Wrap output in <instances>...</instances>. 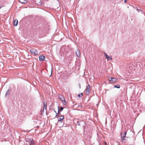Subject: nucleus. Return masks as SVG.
I'll list each match as a JSON object with an SVG mask.
<instances>
[{
	"instance_id": "obj_1",
	"label": "nucleus",
	"mask_w": 145,
	"mask_h": 145,
	"mask_svg": "<svg viewBox=\"0 0 145 145\" xmlns=\"http://www.w3.org/2000/svg\"><path fill=\"white\" fill-rule=\"evenodd\" d=\"M126 134V132H124L123 133L121 132V140L124 142H125L126 140L125 138Z\"/></svg>"
},
{
	"instance_id": "obj_2",
	"label": "nucleus",
	"mask_w": 145,
	"mask_h": 145,
	"mask_svg": "<svg viewBox=\"0 0 145 145\" xmlns=\"http://www.w3.org/2000/svg\"><path fill=\"white\" fill-rule=\"evenodd\" d=\"M30 52L34 55H36L38 54L37 50L35 49L31 50Z\"/></svg>"
},
{
	"instance_id": "obj_3",
	"label": "nucleus",
	"mask_w": 145,
	"mask_h": 145,
	"mask_svg": "<svg viewBox=\"0 0 145 145\" xmlns=\"http://www.w3.org/2000/svg\"><path fill=\"white\" fill-rule=\"evenodd\" d=\"M90 86L88 85L86 89V93L87 95H88L89 94V93L90 91Z\"/></svg>"
},
{
	"instance_id": "obj_4",
	"label": "nucleus",
	"mask_w": 145,
	"mask_h": 145,
	"mask_svg": "<svg viewBox=\"0 0 145 145\" xmlns=\"http://www.w3.org/2000/svg\"><path fill=\"white\" fill-rule=\"evenodd\" d=\"M104 55L106 57V59L108 60H110L112 59V57L111 56H108L107 54L105 53H104Z\"/></svg>"
},
{
	"instance_id": "obj_5",
	"label": "nucleus",
	"mask_w": 145,
	"mask_h": 145,
	"mask_svg": "<svg viewBox=\"0 0 145 145\" xmlns=\"http://www.w3.org/2000/svg\"><path fill=\"white\" fill-rule=\"evenodd\" d=\"M29 145H33L34 144V142L33 140L30 139L28 142Z\"/></svg>"
},
{
	"instance_id": "obj_6",
	"label": "nucleus",
	"mask_w": 145,
	"mask_h": 145,
	"mask_svg": "<svg viewBox=\"0 0 145 145\" xmlns=\"http://www.w3.org/2000/svg\"><path fill=\"white\" fill-rule=\"evenodd\" d=\"M39 59L40 61H44L45 59V57L43 56H40L39 57Z\"/></svg>"
},
{
	"instance_id": "obj_7",
	"label": "nucleus",
	"mask_w": 145,
	"mask_h": 145,
	"mask_svg": "<svg viewBox=\"0 0 145 145\" xmlns=\"http://www.w3.org/2000/svg\"><path fill=\"white\" fill-rule=\"evenodd\" d=\"M59 99L61 100V101H64V100L65 99L64 97L63 96L61 95H59Z\"/></svg>"
},
{
	"instance_id": "obj_8",
	"label": "nucleus",
	"mask_w": 145,
	"mask_h": 145,
	"mask_svg": "<svg viewBox=\"0 0 145 145\" xmlns=\"http://www.w3.org/2000/svg\"><path fill=\"white\" fill-rule=\"evenodd\" d=\"M76 54L78 57H79L80 55V53L79 50L77 49L76 51Z\"/></svg>"
},
{
	"instance_id": "obj_9",
	"label": "nucleus",
	"mask_w": 145,
	"mask_h": 145,
	"mask_svg": "<svg viewBox=\"0 0 145 145\" xmlns=\"http://www.w3.org/2000/svg\"><path fill=\"white\" fill-rule=\"evenodd\" d=\"M18 21L17 20H15L13 22V24L14 26H16L18 25Z\"/></svg>"
},
{
	"instance_id": "obj_10",
	"label": "nucleus",
	"mask_w": 145,
	"mask_h": 145,
	"mask_svg": "<svg viewBox=\"0 0 145 145\" xmlns=\"http://www.w3.org/2000/svg\"><path fill=\"white\" fill-rule=\"evenodd\" d=\"M64 118L63 116H61L58 118V121H60L63 120Z\"/></svg>"
},
{
	"instance_id": "obj_11",
	"label": "nucleus",
	"mask_w": 145,
	"mask_h": 145,
	"mask_svg": "<svg viewBox=\"0 0 145 145\" xmlns=\"http://www.w3.org/2000/svg\"><path fill=\"white\" fill-rule=\"evenodd\" d=\"M59 106L58 107V114L59 113V111H61L63 109V108L62 107H60V109H59Z\"/></svg>"
},
{
	"instance_id": "obj_12",
	"label": "nucleus",
	"mask_w": 145,
	"mask_h": 145,
	"mask_svg": "<svg viewBox=\"0 0 145 145\" xmlns=\"http://www.w3.org/2000/svg\"><path fill=\"white\" fill-rule=\"evenodd\" d=\"M19 1L22 3H25L26 2V0H19Z\"/></svg>"
},
{
	"instance_id": "obj_13",
	"label": "nucleus",
	"mask_w": 145,
	"mask_h": 145,
	"mask_svg": "<svg viewBox=\"0 0 145 145\" xmlns=\"http://www.w3.org/2000/svg\"><path fill=\"white\" fill-rule=\"evenodd\" d=\"M117 80V78H114L112 79V80L111 82H114L116 81Z\"/></svg>"
},
{
	"instance_id": "obj_14",
	"label": "nucleus",
	"mask_w": 145,
	"mask_h": 145,
	"mask_svg": "<svg viewBox=\"0 0 145 145\" xmlns=\"http://www.w3.org/2000/svg\"><path fill=\"white\" fill-rule=\"evenodd\" d=\"M10 93V91L9 90H8V91H7V92H6L5 94V95H9V94Z\"/></svg>"
},
{
	"instance_id": "obj_15",
	"label": "nucleus",
	"mask_w": 145,
	"mask_h": 145,
	"mask_svg": "<svg viewBox=\"0 0 145 145\" xmlns=\"http://www.w3.org/2000/svg\"><path fill=\"white\" fill-rule=\"evenodd\" d=\"M62 102L64 105H66L67 104V103L65 99L64 100V101H62Z\"/></svg>"
},
{
	"instance_id": "obj_16",
	"label": "nucleus",
	"mask_w": 145,
	"mask_h": 145,
	"mask_svg": "<svg viewBox=\"0 0 145 145\" xmlns=\"http://www.w3.org/2000/svg\"><path fill=\"white\" fill-rule=\"evenodd\" d=\"M120 86L119 85H115L114 86L115 88H120Z\"/></svg>"
},
{
	"instance_id": "obj_17",
	"label": "nucleus",
	"mask_w": 145,
	"mask_h": 145,
	"mask_svg": "<svg viewBox=\"0 0 145 145\" xmlns=\"http://www.w3.org/2000/svg\"><path fill=\"white\" fill-rule=\"evenodd\" d=\"M46 103H45L44 102V108H46Z\"/></svg>"
},
{
	"instance_id": "obj_18",
	"label": "nucleus",
	"mask_w": 145,
	"mask_h": 145,
	"mask_svg": "<svg viewBox=\"0 0 145 145\" xmlns=\"http://www.w3.org/2000/svg\"><path fill=\"white\" fill-rule=\"evenodd\" d=\"M82 93H81L80 94H78V96L79 97H80L81 96H82Z\"/></svg>"
},
{
	"instance_id": "obj_19",
	"label": "nucleus",
	"mask_w": 145,
	"mask_h": 145,
	"mask_svg": "<svg viewBox=\"0 0 145 145\" xmlns=\"http://www.w3.org/2000/svg\"><path fill=\"white\" fill-rule=\"evenodd\" d=\"M113 78H110V77H109V81H110L111 82L112 80V79Z\"/></svg>"
},
{
	"instance_id": "obj_20",
	"label": "nucleus",
	"mask_w": 145,
	"mask_h": 145,
	"mask_svg": "<svg viewBox=\"0 0 145 145\" xmlns=\"http://www.w3.org/2000/svg\"><path fill=\"white\" fill-rule=\"evenodd\" d=\"M0 65H3V63H2V62H1L0 63Z\"/></svg>"
},
{
	"instance_id": "obj_21",
	"label": "nucleus",
	"mask_w": 145,
	"mask_h": 145,
	"mask_svg": "<svg viewBox=\"0 0 145 145\" xmlns=\"http://www.w3.org/2000/svg\"><path fill=\"white\" fill-rule=\"evenodd\" d=\"M77 124H78V125H80V124H79V123L78 122L77 123Z\"/></svg>"
},
{
	"instance_id": "obj_22",
	"label": "nucleus",
	"mask_w": 145,
	"mask_h": 145,
	"mask_svg": "<svg viewBox=\"0 0 145 145\" xmlns=\"http://www.w3.org/2000/svg\"><path fill=\"white\" fill-rule=\"evenodd\" d=\"M52 68H51V75L50 76H51L52 75Z\"/></svg>"
},
{
	"instance_id": "obj_23",
	"label": "nucleus",
	"mask_w": 145,
	"mask_h": 145,
	"mask_svg": "<svg viewBox=\"0 0 145 145\" xmlns=\"http://www.w3.org/2000/svg\"><path fill=\"white\" fill-rule=\"evenodd\" d=\"M127 0H124V2L126 3V2Z\"/></svg>"
},
{
	"instance_id": "obj_24",
	"label": "nucleus",
	"mask_w": 145,
	"mask_h": 145,
	"mask_svg": "<svg viewBox=\"0 0 145 145\" xmlns=\"http://www.w3.org/2000/svg\"><path fill=\"white\" fill-rule=\"evenodd\" d=\"M39 4H41V5L42 4V3L41 2V1H40V2Z\"/></svg>"
},
{
	"instance_id": "obj_25",
	"label": "nucleus",
	"mask_w": 145,
	"mask_h": 145,
	"mask_svg": "<svg viewBox=\"0 0 145 145\" xmlns=\"http://www.w3.org/2000/svg\"><path fill=\"white\" fill-rule=\"evenodd\" d=\"M79 87L80 88H81V86H80V85H79Z\"/></svg>"
},
{
	"instance_id": "obj_26",
	"label": "nucleus",
	"mask_w": 145,
	"mask_h": 145,
	"mask_svg": "<svg viewBox=\"0 0 145 145\" xmlns=\"http://www.w3.org/2000/svg\"><path fill=\"white\" fill-rule=\"evenodd\" d=\"M2 8V7H0V8Z\"/></svg>"
},
{
	"instance_id": "obj_27",
	"label": "nucleus",
	"mask_w": 145,
	"mask_h": 145,
	"mask_svg": "<svg viewBox=\"0 0 145 145\" xmlns=\"http://www.w3.org/2000/svg\"><path fill=\"white\" fill-rule=\"evenodd\" d=\"M105 145H106V143H105Z\"/></svg>"
}]
</instances>
